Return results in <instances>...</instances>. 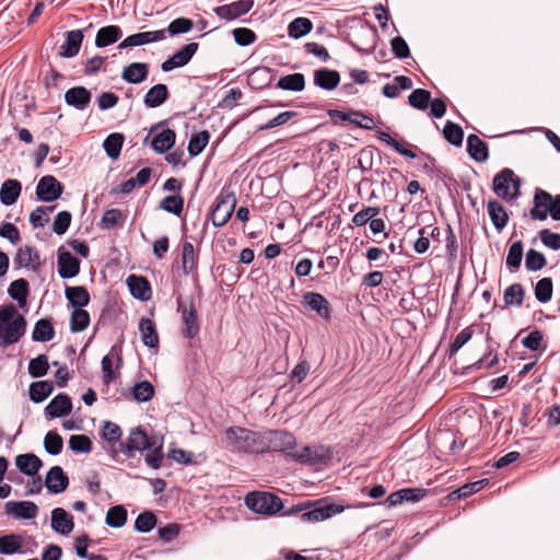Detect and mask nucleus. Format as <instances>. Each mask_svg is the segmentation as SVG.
Wrapping results in <instances>:
<instances>
[{"instance_id":"f257e3e1","label":"nucleus","mask_w":560,"mask_h":560,"mask_svg":"<svg viewBox=\"0 0 560 560\" xmlns=\"http://www.w3.org/2000/svg\"><path fill=\"white\" fill-rule=\"evenodd\" d=\"M148 451L144 460L148 466L159 469L163 463V439L158 435L149 436L141 427L129 431L125 441L118 443V448H113L112 457L118 460L119 454L127 458L135 457L137 452Z\"/></svg>"},{"instance_id":"f03ea898","label":"nucleus","mask_w":560,"mask_h":560,"mask_svg":"<svg viewBox=\"0 0 560 560\" xmlns=\"http://www.w3.org/2000/svg\"><path fill=\"white\" fill-rule=\"evenodd\" d=\"M224 446L233 453H262V436L260 432L243 427H230L224 431Z\"/></svg>"},{"instance_id":"7ed1b4c3","label":"nucleus","mask_w":560,"mask_h":560,"mask_svg":"<svg viewBox=\"0 0 560 560\" xmlns=\"http://www.w3.org/2000/svg\"><path fill=\"white\" fill-rule=\"evenodd\" d=\"M26 319L13 304L0 306V347L14 345L25 335Z\"/></svg>"},{"instance_id":"20e7f679","label":"nucleus","mask_w":560,"mask_h":560,"mask_svg":"<svg viewBox=\"0 0 560 560\" xmlns=\"http://www.w3.org/2000/svg\"><path fill=\"white\" fill-rule=\"evenodd\" d=\"M533 220L545 221L548 215L555 221H560V195L536 188L533 198V208L529 211Z\"/></svg>"},{"instance_id":"39448f33","label":"nucleus","mask_w":560,"mask_h":560,"mask_svg":"<svg viewBox=\"0 0 560 560\" xmlns=\"http://www.w3.org/2000/svg\"><path fill=\"white\" fill-rule=\"evenodd\" d=\"M246 506L257 514L275 515L283 509L281 499L270 492H250L245 497Z\"/></svg>"},{"instance_id":"423d86ee","label":"nucleus","mask_w":560,"mask_h":560,"mask_svg":"<svg viewBox=\"0 0 560 560\" xmlns=\"http://www.w3.org/2000/svg\"><path fill=\"white\" fill-rule=\"evenodd\" d=\"M492 189L500 198L510 201L520 196L521 180L511 168H503L494 176Z\"/></svg>"},{"instance_id":"0eeeda50","label":"nucleus","mask_w":560,"mask_h":560,"mask_svg":"<svg viewBox=\"0 0 560 560\" xmlns=\"http://www.w3.org/2000/svg\"><path fill=\"white\" fill-rule=\"evenodd\" d=\"M236 206V197L233 192L221 190L211 208L210 219L215 228H221L231 219Z\"/></svg>"},{"instance_id":"6e6552de","label":"nucleus","mask_w":560,"mask_h":560,"mask_svg":"<svg viewBox=\"0 0 560 560\" xmlns=\"http://www.w3.org/2000/svg\"><path fill=\"white\" fill-rule=\"evenodd\" d=\"M314 503L307 510L300 514V521L303 523H317L328 520L345 511V506L338 503H324L322 501H312Z\"/></svg>"},{"instance_id":"1a4fd4ad","label":"nucleus","mask_w":560,"mask_h":560,"mask_svg":"<svg viewBox=\"0 0 560 560\" xmlns=\"http://www.w3.org/2000/svg\"><path fill=\"white\" fill-rule=\"evenodd\" d=\"M262 436V453L265 452H283L287 453L289 450H292L295 444V438L293 434L281 431H267L261 433Z\"/></svg>"},{"instance_id":"9d476101","label":"nucleus","mask_w":560,"mask_h":560,"mask_svg":"<svg viewBox=\"0 0 560 560\" xmlns=\"http://www.w3.org/2000/svg\"><path fill=\"white\" fill-rule=\"evenodd\" d=\"M177 312L182 315L183 328L182 334L185 338L192 339L195 338L200 329L199 319L197 310L194 305V302L190 301L188 305H186L182 299L177 300Z\"/></svg>"},{"instance_id":"9b49d317","label":"nucleus","mask_w":560,"mask_h":560,"mask_svg":"<svg viewBox=\"0 0 560 560\" xmlns=\"http://www.w3.org/2000/svg\"><path fill=\"white\" fill-rule=\"evenodd\" d=\"M62 190V185L55 176L46 175L39 179L36 186V196L40 201L51 202L61 196Z\"/></svg>"},{"instance_id":"f8f14e48","label":"nucleus","mask_w":560,"mask_h":560,"mask_svg":"<svg viewBox=\"0 0 560 560\" xmlns=\"http://www.w3.org/2000/svg\"><path fill=\"white\" fill-rule=\"evenodd\" d=\"M199 48L198 43H189L184 45L177 52L162 62L161 70L170 72L176 68H182L189 63Z\"/></svg>"},{"instance_id":"ddd939ff","label":"nucleus","mask_w":560,"mask_h":560,"mask_svg":"<svg viewBox=\"0 0 560 560\" xmlns=\"http://www.w3.org/2000/svg\"><path fill=\"white\" fill-rule=\"evenodd\" d=\"M254 7V0H237L229 4L219 5L213 12L225 21L236 20L248 13Z\"/></svg>"},{"instance_id":"4468645a","label":"nucleus","mask_w":560,"mask_h":560,"mask_svg":"<svg viewBox=\"0 0 560 560\" xmlns=\"http://www.w3.org/2000/svg\"><path fill=\"white\" fill-rule=\"evenodd\" d=\"M4 511L16 518L33 520L38 514V506L32 501H8Z\"/></svg>"},{"instance_id":"2eb2a0df","label":"nucleus","mask_w":560,"mask_h":560,"mask_svg":"<svg viewBox=\"0 0 560 560\" xmlns=\"http://www.w3.org/2000/svg\"><path fill=\"white\" fill-rule=\"evenodd\" d=\"M165 38V31H150L141 32L129 35L118 45V49H126L129 47H138L150 43L163 40Z\"/></svg>"},{"instance_id":"dca6fc26","label":"nucleus","mask_w":560,"mask_h":560,"mask_svg":"<svg viewBox=\"0 0 560 560\" xmlns=\"http://www.w3.org/2000/svg\"><path fill=\"white\" fill-rule=\"evenodd\" d=\"M287 454L296 462L307 463L311 465L324 464L330 459V454L327 451H324L323 447L313 448L305 446L301 451Z\"/></svg>"},{"instance_id":"f3484780","label":"nucleus","mask_w":560,"mask_h":560,"mask_svg":"<svg viewBox=\"0 0 560 560\" xmlns=\"http://www.w3.org/2000/svg\"><path fill=\"white\" fill-rule=\"evenodd\" d=\"M69 486V478L60 466L51 467L45 478V487L50 493L63 492Z\"/></svg>"},{"instance_id":"a211bd4d","label":"nucleus","mask_w":560,"mask_h":560,"mask_svg":"<svg viewBox=\"0 0 560 560\" xmlns=\"http://www.w3.org/2000/svg\"><path fill=\"white\" fill-rule=\"evenodd\" d=\"M84 34L82 30L68 31L65 34V42L60 46L59 56L63 58H72L77 56L82 46Z\"/></svg>"},{"instance_id":"6ab92c4d","label":"nucleus","mask_w":560,"mask_h":560,"mask_svg":"<svg viewBox=\"0 0 560 560\" xmlns=\"http://www.w3.org/2000/svg\"><path fill=\"white\" fill-rule=\"evenodd\" d=\"M303 303L306 307L317 313L324 319H329L331 314V308L328 300L316 292H306L303 295Z\"/></svg>"},{"instance_id":"aec40b11","label":"nucleus","mask_w":560,"mask_h":560,"mask_svg":"<svg viewBox=\"0 0 560 560\" xmlns=\"http://www.w3.org/2000/svg\"><path fill=\"white\" fill-rule=\"evenodd\" d=\"M72 411V402L68 395L58 394L45 407V415L49 418H61Z\"/></svg>"},{"instance_id":"412c9836","label":"nucleus","mask_w":560,"mask_h":560,"mask_svg":"<svg viewBox=\"0 0 560 560\" xmlns=\"http://www.w3.org/2000/svg\"><path fill=\"white\" fill-rule=\"evenodd\" d=\"M80 272V260L69 252L58 254V273L62 279H71Z\"/></svg>"},{"instance_id":"4be33fe9","label":"nucleus","mask_w":560,"mask_h":560,"mask_svg":"<svg viewBox=\"0 0 560 560\" xmlns=\"http://www.w3.org/2000/svg\"><path fill=\"white\" fill-rule=\"evenodd\" d=\"M314 84L325 91L335 90L340 83V74L337 70L319 68L313 74Z\"/></svg>"},{"instance_id":"5701e85b","label":"nucleus","mask_w":560,"mask_h":560,"mask_svg":"<svg viewBox=\"0 0 560 560\" xmlns=\"http://www.w3.org/2000/svg\"><path fill=\"white\" fill-rule=\"evenodd\" d=\"M51 527L63 536L69 535L73 528V517L62 508H56L51 511Z\"/></svg>"},{"instance_id":"b1692460","label":"nucleus","mask_w":560,"mask_h":560,"mask_svg":"<svg viewBox=\"0 0 560 560\" xmlns=\"http://www.w3.org/2000/svg\"><path fill=\"white\" fill-rule=\"evenodd\" d=\"M92 94L84 86H74L65 93V101L69 106L84 110L91 103Z\"/></svg>"},{"instance_id":"393cba45","label":"nucleus","mask_w":560,"mask_h":560,"mask_svg":"<svg viewBox=\"0 0 560 560\" xmlns=\"http://www.w3.org/2000/svg\"><path fill=\"white\" fill-rule=\"evenodd\" d=\"M14 264L19 267L31 268L35 271L40 266V258L33 247L25 245L18 249Z\"/></svg>"},{"instance_id":"a878e982","label":"nucleus","mask_w":560,"mask_h":560,"mask_svg":"<svg viewBox=\"0 0 560 560\" xmlns=\"http://www.w3.org/2000/svg\"><path fill=\"white\" fill-rule=\"evenodd\" d=\"M18 469L26 476H36L43 466V462L38 456L32 453L21 454L15 457Z\"/></svg>"},{"instance_id":"bb28decb","label":"nucleus","mask_w":560,"mask_h":560,"mask_svg":"<svg viewBox=\"0 0 560 560\" xmlns=\"http://www.w3.org/2000/svg\"><path fill=\"white\" fill-rule=\"evenodd\" d=\"M148 73V63L132 62L122 69L121 78L128 83L139 84L147 79Z\"/></svg>"},{"instance_id":"cd10ccee","label":"nucleus","mask_w":560,"mask_h":560,"mask_svg":"<svg viewBox=\"0 0 560 560\" xmlns=\"http://www.w3.org/2000/svg\"><path fill=\"white\" fill-rule=\"evenodd\" d=\"M122 37V30L118 25H107L101 27L95 37V46L104 48L115 44Z\"/></svg>"},{"instance_id":"c85d7f7f","label":"nucleus","mask_w":560,"mask_h":560,"mask_svg":"<svg viewBox=\"0 0 560 560\" xmlns=\"http://www.w3.org/2000/svg\"><path fill=\"white\" fill-rule=\"evenodd\" d=\"M467 152L476 162L481 163L489 159L488 144L474 133L467 137Z\"/></svg>"},{"instance_id":"c756f323","label":"nucleus","mask_w":560,"mask_h":560,"mask_svg":"<svg viewBox=\"0 0 560 560\" xmlns=\"http://www.w3.org/2000/svg\"><path fill=\"white\" fill-rule=\"evenodd\" d=\"M65 295L69 304L74 310L83 308L91 301V296L88 289L82 285L67 287L65 290Z\"/></svg>"},{"instance_id":"7c9ffc66","label":"nucleus","mask_w":560,"mask_h":560,"mask_svg":"<svg viewBox=\"0 0 560 560\" xmlns=\"http://www.w3.org/2000/svg\"><path fill=\"white\" fill-rule=\"evenodd\" d=\"M130 293L140 301H148L151 296V287L149 281L139 276L131 275L127 279Z\"/></svg>"},{"instance_id":"2f4dec72","label":"nucleus","mask_w":560,"mask_h":560,"mask_svg":"<svg viewBox=\"0 0 560 560\" xmlns=\"http://www.w3.org/2000/svg\"><path fill=\"white\" fill-rule=\"evenodd\" d=\"M487 210L493 226L498 232H501L509 222L508 211L498 200H490Z\"/></svg>"},{"instance_id":"473e14b6","label":"nucleus","mask_w":560,"mask_h":560,"mask_svg":"<svg viewBox=\"0 0 560 560\" xmlns=\"http://www.w3.org/2000/svg\"><path fill=\"white\" fill-rule=\"evenodd\" d=\"M170 93L165 84L159 83L148 90L143 97V104L148 108H156L166 102Z\"/></svg>"},{"instance_id":"72a5a7b5","label":"nucleus","mask_w":560,"mask_h":560,"mask_svg":"<svg viewBox=\"0 0 560 560\" xmlns=\"http://www.w3.org/2000/svg\"><path fill=\"white\" fill-rule=\"evenodd\" d=\"M116 357L117 359V365L120 366L122 364V355H121V350L120 349H117L116 346L112 347L110 349V353L109 354H106L105 357H103L102 359V372H103V380H104V383L105 384H110L112 382H114L117 377L116 373L114 372L113 370V358L112 355Z\"/></svg>"},{"instance_id":"f704fd0d","label":"nucleus","mask_w":560,"mask_h":560,"mask_svg":"<svg viewBox=\"0 0 560 560\" xmlns=\"http://www.w3.org/2000/svg\"><path fill=\"white\" fill-rule=\"evenodd\" d=\"M22 190V185L18 179H7L0 188V201L4 206H11L16 202Z\"/></svg>"},{"instance_id":"c9c22d12","label":"nucleus","mask_w":560,"mask_h":560,"mask_svg":"<svg viewBox=\"0 0 560 560\" xmlns=\"http://www.w3.org/2000/svg\"><path fill=\"white\" fill-rule=\"evenodd\" d=\"M139 330L143 343L149 348H158L160 338L156 331L155 323L150 318H141L139 322Z\"/></svg>"},{"instance_id":"e433bc0d","label":"nucleus","mask_w":560,"mask_h":560,"mask_svg":"<svg viewBox=\"0 0 560 560\" xmlns=\"http://www.w3.org/2000/svg\"><path fill=\"white\" fill-rule=\"evenodd\" d=\"M198 256L190 242L182 244V269L185 276L194 275L197 271Z\"/></svg>"},{"instance_id":"4c0bfd02","label":"nucleus","mask_w":560,"mask_h":560,"mask_svg":"<svg viewBox=\"0 0 560 560\" xmlns=\"http://www.w3.org/2000/svg\"><path fill=\"white\" fill-rule=\"evenodd\" d=\"M175 131L173 129H164L153 137L151 147L156 153L163 154L175 144Z\"/></svg>"},{"instance_id":"58836bf2","label":"nucleus","mask_w":560,"mask_h":560,"mask_svg":"<svg viewBox=\"0 0 560 560\" xmlns=\"http://www.w3.org/2000/svg\"><path fill=\"white\" fill-rule=\"evenodd\" d=\"M102 438L109 443L108 453L112 455L113 448H118V443L122 441V431L120 427L112 421H105L101 431Z\"/></svg>"},{"instance_id":"ea45409f","label":"nucleus","mask_w":560,"mask_h":560,"mask_svg":"<svg viewBox=\"0 0 560 560\" xmlns=\"http://www.w3.org/2000/svg\"><path fill=\"white\" fill-rule=\"evenodd\" d=\"M55 329L52 323L48 318H42L35 323L32 339L36 342H46L54 338Z\"/></svg>"},{"instance_id":"a19ab883","label":"nucleus","mask_w":560,"mask_h":560,"mask_svg":"<svg viewBox=\"0 0 560 560\" xmlns=\"http://www.w3.org/2000/svg\"><path fill=\"white\" fill-rule=\"evenodd\" d=\"M30 285L28 282L21 278L11 282L8 289V294L11 299L15 300L21 307L26 305V299L28 296Z\"/></svg>"},{"instance_id":"79ce46f5","label":"nucleus","mask_w":560,"mask_h":560,"mask_svg":"<svg viewBox=\"0 0 560 560\" xmlns=\"http://www.w3.org/2000/svg\"><path fill=\"white\" fill-rule=\"evenodd\" d=\"M125 136L119 132H113L107 136L103 142V148L112 160H117L120 155Z\"/></svg>"},{"instance_id":"37998d69","label":"nucleus","mask_w":560,"mask_h":560,"mask_svg":"<svg viewBox=\"0 0 560 560\" xmlns=\"http://www.w3.org/2000/svg\"><path fill=\"white\" fill-rule=\"evenodd\" d=\"M276 86L291 92H301L305 88V78L302 73H292L281 77Z\"/></svg>"},{"instance_id":"c03bdc74","label":"nucleus","mask_w":560,"mask_h":560,"mask_svg":"<svg viewBox=\"0 0 560 560\" xmlns=\"http://www.w3.org/2000/svg\"><path fill=\"white\" fill-rule=\"evenodd\" d=\"M54 390L51 381H38L30 385V398L34 402L44 401Z\"/></svg>"},{"instance_id":"a18cd8bd","label":"nucleus","mask_w":560,"mask_h":560,"mask_svg":"<svg viewBox=\"0 0 560 560\" xmlns=\"http://www.w3.org/2000/svg\"><path fill=\"white\" fill-rule=\"evenodd\" d=\"M525 290L521 283H513L504 290L503 300L505 306H522Z\"/></svg>"},{"instance_id":"49530a36","label":"nucleus","mask_w":560,"mask_h":560,"mask_svg":"<svg viewBox=\"0 0 560 560\" xmlns=\"http://www.w3.org/2000/svg\"><path fill=\"white\" fill-rule=\"evenodd\" d=\"M22 552V537L16 534H9L0 537V553L14 555Z\"/></svg>"},{"instance_id":"de8ad7c7","label":"nucleus","mask_w":560,"mask_h":560,"mask_svg":"<svg viewBox=\"0 0 560 560\" xmlns=\"http://www.w3.org/2000/svg\"><path fill=\"white\" fill-rule=\"evenodd\" d=\"M160 209L179 217L184 208V198L179 194L164 197L159 205Z\"/></svg>"},{"instance_id":"09e8293b","label":"nucleus","mask_w":560,"mask_h":560,"mask_svg":"<svg viewBox=\"0 0 560 560\" xmlns=\"http://www.w3.org/2000/svg\"><path fill=\"white\" fill-rule=\"evenodd\" d=\"M313 28V23L307 18H296L288 25V34L292 38H300L308 34Z\"/></svg>"},{"instance_id":"8fccbe9b","label":"nucleus","mask_w":560,"mask_h":560,"mask_svg":"<svg viewBox=\"0 0 560 560\" xmlns=\"http://www.w3.org/2000/svg\"><path fill=\"white\" fill-rule=\"evenodd\" d=\"M124 219L125 217L120 209L113 208L106 210L102 215L100 228L110 230L117 226H122Z\"/></svg>"},{"instance_id":"3c124183","label":"nucleus","mask_w":560,"mask_h":560,"mask_svg":"<svg viewBox=\"0 0 560 560\" xmlns=\"http://www.w3.org/2000/svg\"><path fill=\"white\" fill-rule=\"evenodd\" d=\"M443 137L450 144L460 147L464 140V131L459 125L447 120L443 128Z\"/></svg>"},{"instance_id":"603ef678","label":"nucleus","mask_w":560,"mask_h":560,"mask_svg":"<svg viewBox=\"0 0 560 560\" xmlns=\"http://www.w3.org/2000/svg\"><path fill=\"white\" fill-rule=\"evenodd\" d=\"M127 522V510L122 505H115L107 511L105 523L109 527L120 528Z\"/></svg>"},{"instance_id":"864d4df0","label":"nucleus","mask_w":560,"mask_h":560,"mask_svg":"<svg viewBox=\"0 0 560 560\" xmlns=\"http://www.w3.org/2000/svg\"><path fill=\"white\" fill-rule=\"evenodd\" d=\"M210 139V133L207 130H202L191 136L188 142V153L190 156L199 155L207 147Z\"/></svg>"},{"instance_id":"5fc2aeb1","label":"nucleus","mask_w":560,"mask_h":560,"mask_svg":"<svg viewBox=\"0 0 560 560\" xmlns=\"http://www.w3.org/2000/svg\"><path fill=\"white\" fill-rule=\"evenodd\" d=\"M523 258V243L516 241L509 247L506 266L513 272L520 269Z\"/></svg>"},{"instance_id":"6e6d98bb","label":"nucleus","mask_w":560,"mask_h":560,"mask_svg":"<svg viewBox=\"0 0 560 560\" xmlns=\"http://www.w3.org/2000/svg\"><path fill=\"white\" fill-rule=\"evenodd\" d=\"M431 102V93L424 89H416L408 96V103L411 107L425 110Z\"/></svg>"},{"instance_id":"4d7b16f0","label":"nucleus","mask_w":560,"mask_h":560,"mask_svg":"<svg viewBox=\"0 0 560 560\" xmlns=\"http://www.w3.org/2000/svg\"><path fill=\"white\" fill-rule=\"evenodd\" d=\"M49 370V362L46 354H38L36 358L32 359L28 363V374L38 378L45 376Z\"/></svg>"},{"instance_id":"13d9d810","label":"nucleus","mask_w":560,"mask_h":560,"mask_svg":"<svg viewBox=\"0 0 560 560\" xmlns=\"http://www.w3.org/2000/svg\"><path fill=\"white\" fill-rule=\"evenodd\" d=\"M158 523V518L154 513L145 511L140 513L135 521V529L139 533L147 534L151 532Z\"/></svg>"},{"instance_id":"bf43d9fd","label":"nucleus","mask_w":560,"mask_h":560,"mask_svg":"<svg viewBox=\"0 0 560 560\" xmlns=\"http://www.w3.org/2000/svg\"><path fill=\"white\" fill-rule=\"evenodd\" d=\"M154 387L149 381L136 383L132 387V395L138 402H145L154 396Z\"/></svg>"},{"instance_id":"052dcab7","label":"nucleus","mask_w":560,"mask_h":560,"mask_svg":"<svg viewBox=\"0 0 560 560\" xmlns=\"http://www.w3.org/2000/svg\"><path fill=\"white\" fill-rule=\"evenodd\" d=\"M90 325V315L86 311L74 310L70 317V329L72 332H81Z\"/></svg>"},{"instance_id":"680f3d73","label":"nucleus","mask_w":560,"mask_h":560,"mask_svg":"<svg viewBox=\"0 0 560 560\" xmlns=\"http://www.w3.org/2000/svg\"><path fill=\"white\" fill-rule=\"evenodd\" d=\"M552 280L550 278L540 279L535 287V298L540 303H547L552 298Z\"/></svg>"},{"instance_id":"e2e57ef3","label":"nucleus","mask_w":560,"mask_h":560,"mask_svg":"<svg viewBox=\"0 0 560 560\" xmlns=\"http://www.w3.org/2000/svg\"><path fill=\"white\" fill-rule=\"evenodd\" d=\"M45 451L50 455H58L63 447L62 438L55 431H49L44 439Z\"/></svg>"},{"instance_id":"0e129e2a","label":"nucleus","mask_w":560,"mask_h":560,"mask_svg":"<svg viewBox=\"0 0 560 560\" xmlns=\"http://www.w3.org/2000/svg\"><path fill=\"white\" fill-rule=\"evenodd\" d=\"M547 264L544 254L536 249H529L525 257V267L528 271H538Z\"/></svg>"},{"instance_id":"69168bd1","label":"nucleus","mask_w":560,"mask_h":560,"mask_svg":"<svg viewBox=\"0 0 560 560\" xmlns=\"http://www.w3.org/2000/svg\"><path fill=\"white\" fill-rule=\"evenodd\" d=\"M194 27V22L192 20L188 19V18H177L175 20H173L166 30L165 33L167 32L171 36H175V35H179V34H184V33H188L189 31H191Z\"/></svg>"},{"instance_id":"338daca9","label":"nucleus","mask_w":560,"mask_h":560,"mask_svg":"<svg viewBox=\"0 0 560 560\" xmlns=\"http://www.w3.org/2000/svg\"><path fill=\"white\" fill-rule=\"evenodd\" d=\"M92 441L88 435H71L69 439V448L74 453H90L92 451Z\"/></svg>"},{"instance_id":"774afa93","label":"nucleus","mask_w":560,"mask_h":560,"mask_svg":"<svg viewBox=\"0 0 560 560\" xmlns=\"http://www.w3.org/2000/svg\"><path fill=\"white\" fill-rule=\"evenodd\" d=\"M272 79L271 70L267 67H257L248 75L252 84L258 83L259 88L268 85Z\"/></svg>"}]
</instances>
